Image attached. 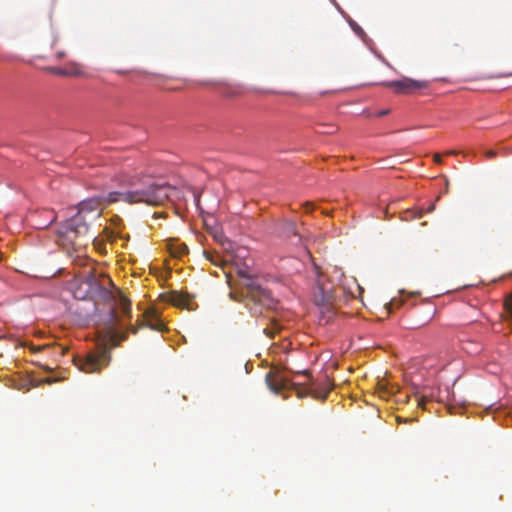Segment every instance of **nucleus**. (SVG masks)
<instances>
[{"mask_svg": "<svg viewBox=\"0 0 512 512\" xmlns=\"http://www.w3.org/2000/svg\"><path fill=\"white\" fill-rule=\"evenodd\" d=\"M131 332L135 334L137 332V328L131 327Z\"/></svg>", "mask_w": 512, "mask_h": 512, "instance_id": "7c9ffc66", "label": "nucleus"}, {"mask_svg": "<svg viewBox=\"0 0 512 512\" xmlns=\"http://www.w3.org/2000/svg\"><path fill=\"white\" fill-rule=\"evenodd\" d=\"M168 302L173 306L187 309V310H195L196 304L194 302L193 297H191L187 293L172 291L168 296Z\"/></svg>", "mask_w": 512, "mask_h": 512, "instance_id": "6e6552de", "label": "nucleus"}, {"mask_svg": "<svg viewBox=\"0 0 512 512\" xmlns=\"http://www.w3.org/2000/svg\"><path fill=\"white\" fill-rule=\"evenodd\" d=\"M287 228H288L289 233H292L293 236H297L298 235L296 230H295V226H294L293 223H289Z\"/></svg>", "mask_w": 512, "mask_h": 512, "instance_id": "6ab92c4d", "label": "nucleus"}, {"mask_svg": "<svg viewBox=\"0 0 512 512\" xmlns=\"http://www.w3.org/2000/svg\"><path fill=\"white\" fill-rule=\"evenodd\" d=\"M46 70L55 75L66 76L64 68L49 67Z\"/></svg>", "mask_w": 512, "mask_h": 512, "instance_id": "2eb2a0df", "label": "nucleus"}, {"mask_svg": "<svg viewBox=\"0 0 512 512\" xmlns=\"http://www.w3.org/2000/svg\"><path fill=\"white\" fill-rule=\"evenodd\" d=\"M48 347H49L48 345H38V346L31 345V346H30V350H31L32 352H39V351H41V350H43V349H46V348H48Z\"/></svg>", "mask_w": 512, "mask_h": 512, "instance_id": "dca6fc26", "label": "nucleus"}, {"mask_svg": "<svg viewBox=\"0 0 512 512\" xmlns=\"http://www.w3.org/2000/svg\"><path fill=\"white\" fill-rule=\"evenodd\" d=\"M238 93H239V92H238V91H236L235 89H229V90L226 92V94H227L228 96H235V95H237Z\"/></svg>", "mask_w": 512, "mask_h": 512, "instance_id": "5701e85b", "label": "nucleus"}, {"mask_svg": "<svg viewBox=\"0 0 512 512\" xmlns=\"http://www.w3.org/2000/svg\"><path fill=\"white\" fill-rule=\"evenodd\" d=\"M433 160L435 163L441 164L442 163V155L439 153L434 154Z\"/></svg>", "mask_w": 512, "mask_h": 512, "instance_id": "aec40b11", "label": "nucleus"}, {"mask_svg": "<svg viewBox=\"0 0 512 512\" xmlns=\"http://www.w3.org/2000/svg\"><path fill=\"white\" fill-rule=\"evenodd\" d=\"M204 255L206 259H208L214 265H225L226 263V261L222 260L221 256L218 253L204 251Z\"/></svg>", "mask_w": 512, "mask_h": 512, "instance_id": "f8f14e48", "label": "nucleus"}, {"mask_svg": "<svg viewBox=\"0 0 512 512\" xmlns=\"http://www.w3.org/2000/svg\"><path fill=\"white\" fill-rule=\"evenodd\" d=\"M145 325L156 331H163L165 328L164 323L157 317L154 311H147L145 313Z\"/></svg>", "mask_w": 512, "mask_h": 512, "instance_id": "9d476101", "label": "nucleus"}, {"mask_svg": "<svg viewBox=\"0 0 512 512\" xmlns=\"http://www.w3.org/2000/svg\"><path fill=\"white\" fill-rule=\"evenodd\" d=\"M180 194L177 188L151 177L135 178L131 180L126 191H113L105 196H95L81 201L77 206V212L63 223L59 233L65 239L74 242L77 238L88 235L90 223L100 218L103 209L112 203L125 201L130 204L157 206L167 201L179 200Z\"/></svg>", "mask_w": 512, "mask_h": 512, "instance_id": "f257e3e1", "label": "nucleus"}, {"mask_svg": "<svg viewBox=\"0 0 512 512\" xmlns=\"http://www.w3.org/2000/svg\"><path fill=\"white\" fill-rule=\"evenodd\" d=\"M110 362V353L106 347L90 352L85 356H76L73 359L75 366L84 373L99 372Z\"/></svg>", "mask_w": 512, "mask_h": 512, "instance_id": "39448f33", "label": "nucleus"}, {"mask_svg": "<svg viewBox=\"0 0 512 512\" xmlns=\"http://www.w3.org/2000/svg\"><path fill=\"white\" fill-rule=\"evenodd\" d=\"M66 76H80L83 74L82 67L78 63L71 62L64 68Z\"/></svg>", "mask_w": 512, "mask_h": 512, "instance_id": "9b49d317", "label": "nucleus"}, {"mask_svg": "<svg viewBox=\"0 0 512 512\" xmlns=\"http://www.w3.org/2000/svg\"><path fill=\"white\" fill-rule=\"evenodd\" d=\"M281 330V326L276 322H272L271 326L264 328L263 332L269 337L274 338V336Z\"/></svg>", "mask_w": 512, "mask_h": 512, "instance_id": "ddd939ff", "label": "nucleus"}, {"mask_svg": "<svg viewBox=\"0 0 512 512\" xmlns=\"http://www.w3.org/2000/svg\"><path fill=\"white\" fill-rule=\"evenodd\" d=\"M304 208L306 209V211L310 212V211L313 210L314 205L312 203H310V202H307V203L304 204Z\"/></svg>", "mask_w": 512, "mask_h": 512, "instance_id": "4be33fe9", "label": "nucleus"}, {"mask_svg": "<svg viewBox=\"0 0 512 512\" xmlns=\"http://www.w3.org/2000/svg\"><path fill=\"white\" fill-rule=\"evenodd\" d=\"M396 304V301L395 300H392L390 303H389V309H393V307L395 306Z\"/></svg>", "mask_w": 512, "mask_h": 512, "instance_id": "a878e982", "label": "nucleus"}, {"mask_svg": "<svg viewBox=\"0 0 512 512\" xmlns=\"http://www.w3.org/2000/svg\"><path fill=\"white\" fill-rule=\"evenodd\" d=\"M397 421H398V422H405V423H406V422H408V421H412V419H410V420H408V419L402 420L401 418H399V417H398V418H397Z\"/></svg>", "mask_w": 512, "mask_h": 512, "instance_id": "c85d7f7f", "label": "nucleus"}, {"mask_svg": "<svg viewBox=\"0 0 512 512\" xmlns=\"http://www.w3.org/2000/svg\"><path fill=\"white\" fill-rule=\"evenodd\" d=\"M386 86L394 89V91L399 94H411L417 90L425 88L427 83L404 77L400 80L388 82L386 83Z\"/></svg>", "mask_w": 512, "mask_h": 512, "instance_id": "423d86ee", "label": "nucleus"}, {"mask_svg": "<svg viewBox=\"0 0 512 512\" xmlns=\"http://www.w3.org/2000/svg\"><path fill=\"white\" fill-rule=\"evenodd\" d=\"M415 397L418 402V406L425 409V404L429 401V398L425 395H419L418 393H415Z\"/></svg>", "mask_w": 512, "mask_h": 512, "instance_id": "4468645a", "label": "nucleus"}, {"mask_svg": "<svg viewBox=\"0 0 512 512\" xmlns=\"http://www.w3.org/2000/svg\"><path fill=\"white\" fill-rule=\"evenodd\" d=\"M445 154H446V155H457V154H458V152H457V151H455V150H450V151H447Z\"/></svg>", "mask_w": 512, "mask_h": 512, "instance_id": "393cba45", "label": "nucleus"}, {"mask_svg": "<svg viewBox=\"0 0 512 512\" xmlns=\"http://www.w3.org/2000/svg\"><path fill=\"white\" fill-rule=\"evenodd\" d=\"M496 154H497V153H496V151H494V150H488V151H486V152H485V156H486L487 158H494V157L496 156Z\"/></svg>", "mask_w": 512, "mask_h": 512, "instance_id": "412c9836", "label": "nucleus"}, {"mask_svg": "<svg viewBox=\"0 0 512 512\" xmlns=\"http://www.w3.org/2000/svg\"><path fill=\"white\" fill-rule=\"evenodd\" d=\"M315 286L313 288V301L321 309V313H334V287L320 267L313 266Z\"/></svg>", "mask_w": 512, "mask_h": 512, "instance_id": "20e7f679", "label": "nucleus"}, {"mask_svg": "<svg viewBox=\"0 0 512 512\" xmlns=\"http://www.w3.org/2000/svg\"><path fill=\"white\" fill-rule=\"evenodd\" d=\"M414 217L415 218H421L422 217V212L421 211L417 212Z\"/></svg>", "mask_w": 512, "mask_h": 512, "instance_id": "cd10ccee", "label": "nucleus"}, {"mask_svg": "<svg viewBox=\"0 0 512 512\" xmlns=\"http://www.w3.org/2000/svg\"><path fill=\"white\" fill-rule=\"evenodd\" d=\"M388 113V111H380L378 113V116H383V115H386Z\"/></svg>", "mask_w": 512, "mask_h": 512, "instance_id": "c756f323", "label": "nucleus"}, {"mask_svg": "<svg viewBox=\"0 0 512 512\" xmlns=\"http://www.w3.org/2000/svg\"><path fill=\"white\" fill-rule=\"evenodd\" d=\"M237 273L241 277L240 294L253 316H264L266 312L275 308L276 301L271 293L262 288L246 269H238Z\"/></svg>", "mask_w": 512, "mask_h": 512, "instance_id": "7ed1b4c3", "label": "nucleus"}, {"mask_svg": "<svg viewBox=\"0 0 512 512\" xmlns=\"http://www.w3.org/2000/svg\"><path fill=\"white\" fill-rule=\"evenodd\" d=\"M123 312L126 316L130 315L131 309L129 303H123Z\"/></svg>", "mask_w": 512, "mask_h": 512, "instance_id": "a211bd4d", "label": "nucleus"}, {"mask_svg": "<svg viewBox=\"0 0 512 512\" xmlns=\"http://www.w3.org/2000/svg\"><path fill=\"white\" fill-rule=\"evenodd\" d=\"M297 375L304 377L303 381H290L280 370L271 369L265 376L268 388L275 394H281L283 391L293 390L297 397L304 398L311 396L314 399L325 400L329 392L333 389L331 381L325 377L323 380H313L306 372H297Z\"/></svg>", "mask_w": 512, "mask_h": 512, "instance_id": "f03ea898", "label": "nucleus"}, {"mask_svg": "<svg viewBox=\"0 0 512 512\" xmlns=\"http://www.w3.org/2000/svg\"><path fill=\"white\" fill-rule=\"evenodd\" d=\"M434 209V205H431L429 208V211H432Z\"/></svg>", "mask_w": 512, "mask_h": 512, "instance_id": "2f4dec72", "label": "nucleus"}, {"mask_svg": "<svg viewBox=\"0 0 512 512\" xmlns=\"http://www.w3.org/2000/svg\"><path fill=\"white\" fill-rule=\"evenodd\" d=\"M166 247L170 255L174 258L181 259L189 252L187 245L183 242H180L178 239L169 240L166 244Z\"/></svg>", "mask_w": 512, "mask_h": 512, "instance_id": "1a4fd4ad", "label": "nucleus"}, {"mask_svg": "<svg viewBox=\"0 0 512 512\" xmlns=\"http://www.w3.org/2000/svg\"><path fill=\"white\" fill-rule=\"evenodd\" d=\"M64 56H65V53H64V52H58V53H57V58H58V59H61V58H63Z\"/></svg>", "mask_w": 512, "mask_h": 512, "instance_id": "bb28decb", "label": "nucleus"}, {"mask_svg": "<svg viewBox=\"0 0 512 512\" xmlns=\"http://www.w3.org/2000/svg\"><path fill=\"white\" fill-rule=\"evenodd\" d=\"M189 192L192 194V196H193V198H194V201H195V202H198V201H199V199H198V195L196 194V192H195V191H193V190H190Z\"/></svg>", "mask_w": 512, "mask_h": 512, "instance_id": "b1692460", "label": "nucleus"}, {"mask_svg": "<svg viewBox=\"0 0 512 512\" xmlns=\"http://www.w3.org/2000/svg\"><path fill=\"white\" fill-rule=\"evenodd\" d=\"M124 324L119 320L116 313L113 312L111 322L109 324L110 342L113 346H118L127 337L126 332L122 330Z\"/></svg>", "mask_w": 512, "mask_h": 512, "instance_id": "0eeeda50", "label": "nucleus"}, {"mask_svg": "<svg viewBox=\"0 0 512 512\" xmlns=\"http://www.w3.org/2000/svg\"><path fill=\"white\" fill-rule=\"evenodd\" d=\"M350 25H351L352 29H353V30H354L358 35H362V34H364V32H363V30L361 29V27H360V26H358L356 23L351 22V23H350Z\"/></svg>", "mask_w": 512, "mask_h": 512, "instance_id": "f3484780", "label": "nucleus"}]
</instances>
